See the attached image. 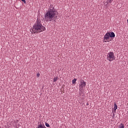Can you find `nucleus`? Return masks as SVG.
<instances>
[{"label":"nucleus","mask_w":128,"mask_h":128,"mask_svg":"<svg viewBox=\"0 0 128 128\" xmlns=\"http://www.w3.org/2000/svg\"><path fill=\"white\" fill-rule=\"evenodd\" d=\"M58 14V12L56 11V10L52 6H50V8L48 10L47 12L44 16L45 20L46 22L52 21L54 17L58 18L56 14Z\"/></svg>","instance_id":"f257e3e1"},{"label":"nucleus","mask_w":128,"mask_h":128,"mask_svg":"<svg viewBox=\"0 0 128 128\" xmlns=\"http://www.w3.org/2000/svg\"><path fill=\"white\" fill-rule=\"evenodd\" d=\"M46 28L39 22H36L33 26L32 32L34 34L40 33L46 30Z\"/></svg>","instance_id":"f03ea898"},{"label":"nucleus","mask_w":128,"mask_h":128,"mask_svg":"<svg viewBox=\"0 0 128 128\" xmlns=\"http://www.w3.org/2000/svg\"><path fill=\"white\" fill-rule=\"evenodd\" d=\"M107 60L109 62H112V60H114L115 56L114 53L113 52H109L107 54Z\"/></svg>","instance_id":"7ed1b4c3"},{"label":"nucleus","mask_w":128,"mask_h":128,"mask_svg":"<svg viewBox=\"0 0 128 128\" xmlns=\"http://www.w3.org/2000/svg\"><path fill=\"white\" fill-rule=\"evenodd\" d=\"M110 32H106L104 36V42H108V40L110 38Z\"/></svg>","instance_id":"20e7f679"},{"label":"nucleus","mask_w":128,"mask_h":128,"mask_svg":"<svg viewBox=\"0 0 128 128\" xmlns=\"http://www.w3.org/2000/svg\"><path fill=\"white\" fill-rule=\"evenodd\" d=\"M86 82H84V80H82L80 82V85L79 86V88H80L82 89L84 88H86Z\"/></svg>","instance_id":"39448f33"},{"label":"nucleus","mask_w":128,"mask_h":128,"mask_svg":"<svg viewBox=\"0 0 128 128\" xmlns=\"http://www.w3.org/2000/svg\"><path fill=\"white\" fill-rule=\"evenodd\" d=\"M116 35L114 32H110V38H114L115 37Z\"/></svg>","instance_id":"423d86ee"},{"label":"nucleus","mask_w":128,"mask_h":128,"mask_svg":"<svg viewBox=\"0 0 128 128\" xmlns=\"http://www.w3.org/2000/svg\"><path fill=\"white\" fill-rule=\"evenodd\" d=\"M44 124L40 123V124H38V128H44Z\"/></svg>","instance_id":"0eeeda50"},{"label":"nucleus","mask_w":128,"mask_h":128,"mask_svg":"<svg viewBox=\"0 0 128 128\" xmlns=\"http://www.w3.org/2000/svg\"><path fill=\"white\" fill-rule=\"evenodd\" d=\"M114 111L116 112V110L118 109V105L116 104V103L114 104Z\"/></svg>","instance_id":"6e6552de"},{"label":"nucleus","mask_w":128,"mask_h":128,"mask_svg":"<svg viewBox=\"0 0 128 128\" xmlns=\"http://www.w3.org/2000/svg\"><path fill=\"white\" fill-rule=\"evenodd\" d=\"M118 128H124V124H120Z\"/></svg>","instance_id":"1a4fd4ad"},{"label":"nucleus","mask_w":128,"mask_h":128,"mask_svg":"<svg viewBox=\"0 0 128 128\" xmlns=\"http://www.w3.org/2000/svg\"><path fill=\"white\" fill-rule=\"evenodd\" d=\"M58 77H56V78H53V82H56L58 81Z\"/></svg>","instance_id":"9d476101"},{"label":"nucleus","mask_w":128,"mask_h":128,"mask_svg":"<svg viewBox=\"0 0 128 128\" xmlns=\"http://www.w3.org/2000/svg\"><path fill=\"white\" fill-rule=\"evenodd\" d=\"M76 82V79L74 78L73 80H72V84H75Z\"/></svg>","instance_id":"9b49d317"},{"label":"nucleus","mask_w":128,"mask_h":128,"mask_svg":"<svg viewBox=\"0 0 128 128\" xmlns=\"http://www.w3.org/2000/svg\"><path fill=\"white\" fill-rule=\"evenodd\" d=\"M46 126L48 128H50V124L48 122H46Z\"/></svg>","instance_id":"f8f14e48"},{"label":"nucleus","mask_w":128,"mask_h":128,"mask_svg":"<svg viewBox=\"0 0 128 128\" xmlns=\"http://www.w3.org/2000/svg\"><path fill=\"white\" fill-rule=\"evenodd\" d=\"M113 0H108L109 3H112Z\"/></svg>","instance_id":"ddd939ff"},{"label":"nucleus","mask_w":128,"mask_h":128,"mask_svg":"<svg viewBox=\"0 0 128 128\" xmlns=\"http://www.w3.org/2000/svg\"><path fill=\"white\" fill-rule=\"evenodd\" d=\"M36 76H38V78H40V73L37 74Z\"/></svg>","instance_id":"4468645a"},{"label":"nucleus","mask_w":128,"mask_h":128,"mask_svg":"<svg viewBox=\"0 0 128 128\" xmlns=\"http://www.w3.org/2000/svg\"><path fill=\"white\" fill-rule=\"evenodd\" d=\"M104 4H105V6H108V2H106L104 3Z\"/></svg>","instance_id":"2eb2a0df"},{"label":"nucleus","mask_w":128,"mask_h":128,"mask_svg":"<svg viewBox=\"0 0 128 128\" xmlns=\"http://www.w3.org/2000/svg\"><path fill=\"white\" fill-rule=\"evenodd\" d=\"M21 0L22 1L24 2L25 4L26 3V0Z\"/></svg>","instance_id":"dca6fc26"},{"label":"nucleus","mask_w":128,"mask_h":128,"mask_svg":"<svg viewBox=\"0 0 128 128\" xmlns=\"http://www.w3.org/2000/svg\"><path fill=\"white\" fill-rule=\"evenodd\" d=\"M86 106H88V103H86Z\"/></svg>","instance_id":"f3484780"},{"label":"nucleus","mask_w":128,"mask_h":128,"mask_svg":"<svg viewBox=\"0 0 128 128\" xmlns=\"http://www.w3.org/2000/svg\"><path fill=\"white\" fill-rule=\"evenodd\" d=\"M127 22H128V19L127 20Z\"/></svg>","instance_id":"a211bd4d"},{"label":"nucleus","mask_w":128,"mask_h":128,"mask_svg":"<svg viewBox=\"0 0 128 128\" xmlns=\"http://www.w3.org/2000/svg\"><path fill=\"white\" fill-rule=\"evenodd\" d=\"M54 21H55V22H56V20H54Z\"/></svg>","instance_id":"6ab92c4d"}]
</instances>
